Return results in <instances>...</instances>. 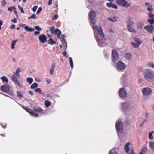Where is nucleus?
Segmentation results:
<instances>
[{"instance_id":"nucleus-1","label":"nucleus","mask_w":154,"mask_h":154,"mask_svg":"<svg viewBox=\"0 0 154 154\" xmlns=\"http://www.w3.org/2000/svg\"><path fill=\"white\" fill-rule=\"evenodd\" d=\"M93 28L94 31L95 37L98 43V45L100 47H104L105 45V44H103L102 45L101 44V43L103 42L102 39L100 40L99 39L98 36L95 35V32H96L101 37H104V35L103 32L101 27L100 26H96L95 27L93 26Z\"/></svg>"},{"instance_id":"nucleus-2","label":"nucleus","mask_w":154,"mask_h":154,"mask_svg":"<svg viewBox=\"0 0 154 154\" xmlns=\"http://www.w3.org/2000/svg\"><path fill=\"white\" fill-rule=\"evenodd\" d=\"M144 77L147 81H149L154 79V72L150 69H147L144 74Z\"/></svg>"},{"instance_id":"nucleus-3","label":"nucleus","mask_w":154,"mask_h":154,"mask_svg":"<svg viewBox=\"0 0 154 154\" xmlns=\"http://www.w3.org/2000/svg\"><path fill=\"white\" fill-rule=\"evenodd\" d=\"M116 127L118 135L122 133L123 130V126L122 122L117 120L116 123Z\"/></svg>"},{"instance_id":"nucleus-4","label":"nucleus","mask_w":154,"mask_h":154,"mask_svg":"<svg viewBox=\"0 0 154 154\" xmlns=\"http://www.w3.org/2000/svg\"><path fill=\"white\" fill-rule=\"evenodd\" d=\"M116 3L119 6L126 8H128L130 6V4L125 0H116Z\"/></svg>"},{"instance_id":"nucleus-5","label":"nucleus","mask_w":154,"mask_h":154,"mask_svg":"<svg viewBox=\"0 0 154 154\" xmlns=\"http://www.w3.org/2000/svg\"><path fill=\"white\" fill-rule=\"evenodd\" d=\"M50 31L51 33L57 35V38H60L61 32L58 29L55 28L54 26H53L50 28Z\"/></svg>"},{"instance_id":"nucleus-6","label":"nucleus","mask_w":154,"mask_h":154,"mask_svg":"<svg viewBox=\"0 0 154 154\" xmlns=\"http://www.w3.org/2000/svg\"><path fill=\"white\" fill-rule=\"evenodd\" d=\"M96 13L93 11L89 12V16L91 22L93 24H94L96 23Z\"/></svg>"},{"instance_id":"nucleus-7","label":"nucleus","mask_w":154,"mask_h":154,"mask_svg":"<svg viewBox=\"0 0 154 154\" xmlns=\"http://www.w3.org/2000/svg\"><path fill=\"white\" fill-rule=\"evenodd\" d=\"M18 76L14 74L12 76L11 79L12 82L14 83L15 85H17L20 88L22 87V85H21L19 82L18 79Z\"/></svg>"},{"instance_id":"nucleus-8","label":"nucleus","mask_w":154,"mask_h":154,"mask_svg":"<svg viewBox=\"0 0 154 154\" xmlns=\"http://www.w3.org/2000/svg\"><path fill=\"white\" fill-rule=\"evenodd\" d=\"M119 95L122 98L125 99L127 97V93L125 88H122L119 90Z\"/></svg>"},{"instance_id":"nucleus-9","label":"nucleus","mask_w":154,"mask_h":154,"mask_svg":"<svg viewBox=\"0 0 154 154\" xmlns=\"http://www.w3.org/2000/svg\"><path fill=\"white\" fill-rule=\"evenodd\" d=\"M152 92L151 89L149 87H145L142 90L143 95L145 96H148L150 95Z\"/></svg>"},{"instance_id":"nucleus-10","label":"nucleus","mask_w":154,"mask_h":154,"mask_svg":"<svg viewBox=\"0 0 154 154\" xmlns=\"http://www.w3.org/2000/svg\"><path fill=\"white\" fill-rule=\"evenodd\" d=\"M112 59L113 62L117 60L119 58V55L118 52L115 50H112Z\"/></svg>"},{"instance_id":"nucleus-11","label":"nucleus","mask_w":154,"mask_h":154,"mask_svg":"<svg viewBox=\"0 0 154 154\" xmlns=\"http://www.w3.org/2000/svg\"><path fill=\"white\" fill-rule=\"evenodd\" d=\"M117 67L118 70H122L126 67V65L122 61H119L117 63Z\"/></svg>"},{"instance_id":"nucleus-12","label":"nucleus","mask_w":154,"mask_h":154,"mask_svg":"<svg viewBox=\"0 0 154 154\" xmlns=\"http://www.w3.org/2000/svg\"><path fill=\"white\" fill-rule=\"evenodd\" d=\"M129 104L127 102L122 103V109L123 111L125 112L128 111L129 109Z\"/></svg>"},{"instance_id":"nucleus-13","label":"nucleus","mask_w":154,"mask_h":154,"mask_svg":"<svg viewBox=\"0 0 154 154\" xmlns=\"http://www.w3.org/2000/svg\"><path fill=\"white\" fill-rule=\"evenodd\" d=\"M0 90L2 92L7 93L9 91L10 89L9 86L2 85L0 87Z\"/></svg>"},{"instance_id":"nucleus-14","label":"nucleus","mask_w":154,"mask_h":154,"mask_svg":"<svg viewBox=\"0 0 154 154\" xmlns=\"http://www.w3.org/2000/svg\"><path fill=\"white\" fill-rule=\"evenodd\" d=\"M28 109H26L25 110L27 112L29 113L31 116L35 117H38V113L34 112L31 109L28 108Z\"/></svg>"},{"instance_id":"nucleus-15","label":"nucleus","mask_w":154,"mask_h":154,"mask_svg":"<svg viewBox=\"0 0 154 154\" xmlns=\"http://www.w3.org/2000/svg\"><path fill=\"white\" fill-rule=\"evenodd\" d=\"M144 28L150 33H152L153 30V27L152 25H147L144 27Z\"/></svg>"},{"instance_id":"nucleus-16","label":"nucleus","mask_w":154,"mask_h":154,"mask_svg":"<svg viewBox=\"0 0 154 154\" xmlns=\"http://www.w3.org/2000/svg\"><path fill=\"white\" fill-rule=\"evenodd\" d=\"M39 39L42 43H44L47 41V37L44 35H42L39 36Z\"/></svg>"},{"instance_id":"nucleus-17","label":"nucleus","mask_w":154,"mask_h":154,"mask_svg":"<svg viewBox=\"0 0 154 154\" xmlns=\"http://www.w3.org/2000/svg\"><path fill=\"white\" fill-rule=\"evenodd\" d=\"M106 5L109 8H112L115 9H117L118 8V6L112 2L106 3Z\"/></svg>"},{"instance_id":"nucleus-18","label":"nucleus","mask_w":154,"mask_h":154,"mask_svg":"<svg viewBox=\"0 0 154 154\" xmlns=\"http://www.w3.org/2000/svg\"><path fill=\"white\" fill-rule=\"evenodd\" d=\"M131 144V143L130 142H127L126 144L124 146V149L125 150L127 153H128V152L130 150V148L129 147V146Z\"/></svg>"},{"instance_id":"nucleus-19","label":"nucleus","mask_w":154,"mask_h":154,"mask_svg":"<svg viewBox=\"0 0 154 154\" xmlns=\"http://www.w3.org/2000/svg\"><path fill=\"white\" fill-rule=\"evenodd\" d=\"M118 17L116 16H114L113 17H109L108 20L112 22H115L117 21Z\"/></svg>"},{"instance_id":"nucleus-20","label":"nucleus","mask_w":154,"mask_h":154,"mask_svg":"<svg viewBox=\"0 0 154 154\" xmlns=\"http://www.w3.org/2000/svg\"><path fill=\"white\" fill-rule=\"evenodd\" d=\"M33 110L35 112H38L42 114H44V111L39 107H33Z\"/></svg>"},{"instance_id":"nucleus-21","label":"nucleus","mask_w":154,"mask_h":154,"mask_svg":"<svg viewBox=\"0 0 154 154\" xmlns=\"http://www.w3.org/2000/svg\"><path fill=\"white\" fill-rule=\"evenodd\" d=\"M55 66V63H53L51 64V68L50 70V73L51 75H52L53 74L54 71V70Z\"/></svg>"},{"instance_id":"nucleus-22","label":"nucleus","mask_w":154,"mask_h":154,"mask_svg":"<svg viewBox=\"0 0 154 154\" xmlns=\"http://www.w3.org/2000/svg\"><path fill=\"white\" fill-rule=\"evenodd\" d=\"M144 24L141 21H139L137 23V27L138 29H141L143 27Z\"/></svg>"},{"instance_id":"nucleus-23","label":"nucleus","mask_w":154,"mask_h":154,"mask_svg":"<svg viewBox=\"0 0 154 154\" xmlns=\"http://www.w3.org/2000/svg\"><path fill=\"white\" fill-rule=\"evenodd\" d=\"M131 55L129 53H126L125 54V57L127 60H129L131 58Z\"/></svg>"},{"instance_id":"nucleus-24","label":"nucleus","mask_w":154,"mask_h":154,"mask_svg":"<svg viewBox=\"0 0 154 154\" xmlns=\"http://www.w3.org/2000/svg\"><path fill=\"white\" fill-rule=\"evenodd\" d=\"M134 41L139 45H140L142 43V41L138 38L134 37Z\"/></svg>"},{"instance_id":"nucleus-25","label":"nucleus","mask_w":154,"mask_h":154,"mask_svg":"<svg viewBox=\"0 0 154 154\" xmlns=\"http://www.w3.org/2000/svg\"><path fill=\"white\" fill-rule=\"evenodd\" d=\"M25 30L28 32H32L35 30V29L34 28L29 27L27 26H26L24 27Z\"/></svg>"},{"instance_id":"nucleus-26","label":"nucleus","mask_w":154,"mask_h":154,"mask_svg":"<svg viewBox=\"0 0 154 154\" xmlns=\"http://www.w3.org/2000/svg\"><path fill=\"white\" fill-rule=\"evenodd\" d=\"M0 79L2 80L3 82L7 83L8 82V79L5 76H3L1 77Z\"/></svg>"},{"instance_id":"nucleus-27","label":"nucleus","mask_w":154,"mask_h":154,"mask_svg":"<svg viewBox=\"0 0 154 154\" xmlns=\"http://www.w3.org/2000/svg\"><path fill=\"white\" fill-rule=\"evenodd\" d=\"M127 29L128 30L131 32H133L135 33L136 31L131 26H129V25H127Z\"/></svg>"},{"instance_id":"nucleus-28","label":"nucleus","mask_w":154,"mask_h":154,"mask_svg":"<svg viewBox=\"0 0 154 154\" xmlns=\"http://www.w3.org/2000/svg\"><path fill=\"white\" fill-rule=\"evenodd\" d=\"M47 42L48 44L51 45L55 44L56 43V42L54 41L53 39L51 38H50Z\"/></svg>"},{"instance_id":"nucleus-29","label":"nucleus","mask_w":154,"mask_h":154,"mask_svg":"<svg viewBox=\"0 0 154 154\" xmlns=\"http://www.w3.org/2000/svg\"><path fill=\"white\" fill-rule=\"evenodd\" d=\"M117 149H113L109 152V154H118L117 152Z\"/></svg>"},{"instance_id":"nucleus-30","label":"nucleus","mask_w":154,"mask_h":154,"mask_svg":"<svg viewBox=\"0 0 154 154\" xmlns=\"http://www.w3.org/2000/svg\"><path fill=\"white\" fill-rule=\"evenodd\" d=\"M128 24L127 25H129V26H131L133 25L134 22L132 21L131 19H129L128 20Z\"/></svg>"},{"instance_id":"nucleus-31","label":"nucleus","mask_w":154,"mask_h":154,"mask_svg":"<svg viewBox=\"0 0 154 154\" xmlns=\"http://www.w3.org/2000/svg\"><path fill=\"white\" fill-rule=\"evenodd\" d=\"M21 72L20 69L19 68H17V69L16 70V72L15 73H14V74L16 75L17 76H18V78L20 77V75L19 74V73Z\"/></svg>"},{"instance_id":"nucleus-32","label":"nucleus","mask_w":154,"mask_h":154,"mask_svg":"<svg viewBox=\"0 0 154 154\" xmlns=\"http://www.w3.org/2000/svg\"><path fill=\"white\" fill-rule=\"evenodd\" d=\"M38 84L37 83L35 82L31 85L30 88L32 89H34L38 87Z\"/></svg>"},{"instance_id":"nucleus-33","label":"nucleus","mask_w":154,"mask_h":154,"mask_svg":"<svg viewBox=\"0 0 154 154\" xmlns=\"http://www.w3.org/2000/svg\"><path fill=\"white\" fill-rule=\"evenodd\" d=\"M17 40H13L12 41L11 44V48L12 49H13L14 48V46L15 45L16 43L17 42Z\"/></svg>"},{"instance_id":"nucleus-34","label":"nucleus","mask_w":154,"mask_h":154,"mask_svg":"<svg viewBox=\"0 0 154 154\" xmlns=\"http://www.w3.org/2000/svg\"><path fill=\"white\" fill-rule=\"evenodd\" d=\"M26 81L29 84H30L33 82V79L32 78H27L26 79Z\"/></svg>"},{"instance_id":"nucleus-35","label":"nucleus","mask_w":154,"mask_h":154,"mask_svg":"<svg viewBox=\"0 0 154 154\" xmlns=\"http://www.w3.org/2000/svg\"><path fill=\"white\" fill-rule=\"evenodd\" d=\"M69 59L70 63L71 68L72 69L73 68V63L72 59V58L70 57H69Z\"/></svg>"},{"instance_id":"nucleus-36","label":"nucleus","mask_w":154,"mask_h":154,"mask_svg":"<svg viewBox=\"0 0 154 154\" xmlns=\"http://www.w3.org/2000/svg\"><path fill=\"white\" fill-rule=\"evenodd\" d=\"M69 59L70 63L71 68L72 69L73 68V63L72 59V58L70 57H69Z\"/></svg>"},{"instance_id":"nucleus-37","label":"nucleus","mask_w":154,"mask_h":154,"mask_svg":"<svg viewBox=\"0 0 154 154\" xmlns=\"http://www.w3.org/2000/svg\"><path fill=\"white\" fill-rule=\"evenodd\" d=\"M149 147L152 150H154V142H149Z\"/></svg>"},{"instance_id":"nucleus-38","label":"nucleus","mask_w":154,"mask_h":154,"mask_svg":"<svg viewBox=\"0 0 154 154\" xmlns=\"http://www.w3.org/2000/svg\"><path fill=\"white\" fill-rule=\"evenodd\" d=\"M131 44L132 46L134 48H137L139 47L140 45H139L138 44L133 42H131Z\"/></svg>"},{"instance_id":"nucleus-39","label":"nucleus","mask_w":154,"mask_h":154,"mask_svg":"<svg viewBox=\"0 0 154 154\" xmlns=\"http://www.w3.org/2000/svg\"><path fill=\"white\" fill-rule=\"evenodd\" d=\"M34 91L36 92L39 93V94L42 95H44V94L42 93L41 89L40 88H37L35 89Z\"/></svg>"},{"instance_id":"nucleus-40","label":"nucleus","mask_w":154,"mask_h":154,"mask_svg":"<svg viewBox=\"0 0 154 154\" xmlns=\"http://www.w3.org/2000/svg\"><path fill=\"white\" fill-rule=\"evenodd\" d=\"M17 97L20 99H21L23 97V95L21 94V91H17Z\"/></svg>"},{"instance_id":"nucleus-41","label":"nucleus","mask_w":154,"mask_h":154,"mask_svg":"<svg viewBox=\"0 0 154 154\" xmlns=\"http://www.w3.org/2000/svg\"><path fill=\"white\" fill-rule=\"evenodd\" d=\"M147 21L151 25H152L154 23V19L153 18H152L151 19H148Z\"/></svg>"},{"instance_id":"nucleus-42","label":"nucleus","mask_w":154,"mask_h":154,"mask_svg":"<svg viewBox=\"0 0 154 154\" xmlns=\"http://www.w3.org/2000/svg\"><path fill=\"white\" fill-rule=\"evenodd\" d=\"M45 104L46 107L48 108L50 105L51 103L49 101L46 100L45 101Z\"/></svg>"},{"instance_id":"nucleus-43","label":"nucleus","mask_w":154,"mask_h":154,"mask_svg":"<svg viewBox=\"0 0 154 154\" xmlns=\"http://www.w3.org/2000/svg\"><path fill=\"white\" fill-rule=\"evenodd\" d=\"M148 16L149 18H154V14H152V12H149L148 14Z\"/></svg>"},{"instance_id":"nucleus-44","label":"nucleus","mask_w":154,"mask_h":154,"mask_svg":"<svg viewBox=\"0 0 154 154\" xmlns=\"http://www.w3.org/2000/svg\"><path fill=\"white\" fill-rule=\"evenodd\" d=\"M153 133V131L149 133V139L152 140L153 138V136L152 135V133Z\"/></svg>"},{"instance_id":"nucleus-45","label":"nucleus","mask_w":154,"mask_h":154,"mask_svg":"<svg viewBox=\"0 0 154 154\" xmlns=\"http://www.w3.org/2000/svg\"><path fill=\"white\" fill-rule=\"evenodd\" d=\"M61 41L62 42V43L63 45H65L67 46V44L65 41V38H61Z\"/></svg>"},{"instance_id":"nucleus-46","label":"nucleus","mask_w":154,"mask_h":154,"mask_svg":"<svg viewBox=\"0 0 154 154\" xmlns=\"http://www.w3.org/2000/svg\"><path fill=\"white\" fill-rule=\"evenodd\" d=\"M147 148L146 147L143 148L141 150V152L144 153H146L147 151Z\"/></svg>"},{"instance_id":"nucleus-47","label":"nucleus","mask_w":154,"mask_h":154,"mask_svg":"<svg viewBox=\"0 0 154 154\" xmlns=\"http://www.w3.org/2000/svg\"><path fill=\"white\" fill-rule=\"evenodd\" d=\"M35 28L38 31H40L42 30V29L38 26H35Z\"/></svg>"},{"instance_id":"nucleus-48","label":"nucleus","mask_w":154,"mask_h":154,"mask_svg":"<svg viewBox=\"0 0 154 154\" xmlns=\"http://www.w3.org/2000/svg\"><path fill=\"white\" fill-rule=\"evenodd\" d=\"M147 9L148 11H149V12H151L153 11L152 8L151 6H150Z\"/></svg>"},{"instance_id":"nucleus-49","label":"nucleus","mask_w":154,"mask_h":154,"mask_svg":"<svg viewBox=\"0 0 154 154\" xmlns=\"http://www.w3.org/2000/svg\"><path fill=\"white\" fill-rule=\"evenodd\" d=\"M128 154H136L133 149H131L130 151L128 152V153H127Z\"/></svg>"},{"instance_id":"nucleus-50","label":"nucleus","mask_w":154,"mask_h":154,"mask_svg":"<svg viewBox=\"0 0 154 154\" xmlns=\"http://www.w3.org/2000/svg\"><path fill=\"white\" fill-rule=\"evenodd\" d=\"M9 95L11 96H13L14 95V92L11 91H9L8 93H7Z\"/></svg>"},{"instance_id":"nucleus-51","label":"nucleus","mask_w":154,"mask_h":154,"mask_svg":"<svg viewBox=\"0 0 154 154\" xmlns=\"http://www.w3.org/2000/svg\"><path fill=\"white\" fill-rule=\"evenodd\" d=\"M6 4L5 0H3L2 1V6H5Z\"/></svg>"},{"instance_id":"nucleus-52","label":"nucleus","mask_w":154,"mask_h":154,"mask_svg":"<svg viewBox=\"0 0 154 154\" xmlns=\"http://www.w3.org/2000/svg\"><path fill=\"white\" fill-rule=\"evenodd\" d=\"M38 8V6H35L32 8V10L34 12H35L36 11L37 8Z\"/></svg>"},{"instance_id":"nucleus-53","label":"nucleus","mask_w":154,"mask_h":154,"mask_svg":"<svg viewBox=\"0 0 154 154\" xmlns=\"http://www.w3.org/2000/svg\"><path fill=\"white\" fill-rule=\"evenodd\" d=\"M18 8L20 10L21 12L24 13L23 8L19 5L18 6Z\"/></svg>"},{"instance_id":"nucleus-54","label":"nucleus","mask_w":154,"mask_h":154,"mask_svg":"<svg viewBox=\"0 0 154 154\" xmlns=\"http://www.w3.org/2000/svg\"><path fill=\"white\" fill-rule=\"evenodd\" d=\"M42 10V8L41 7H39L37 11L36 14H38L39 13H40Z\"/></svg>"},{"instance_id":"nucleus-55","label":"nucleus","mask_w":154,"mask_h":154,"mask_svg":"<svg viewBox=\"0 0 154 154\" xmlns=\"http://www.w3.org/2000/svg\"><path fill=\"white\" fill-rule=\"evenodd\" d=\"M149 65L150 67L154 68V64L153 63H149Z\"/></svg>"},{"instance_id":"nucleus-56","label":"nucleus","mask_w":154,"mask_h":154,"mask_svg":"<svg viewBox=\"0 0 154 154\" xmlns=\"http://www.w3.org/2000/svg\"><path fill=\"white\" fill-rule=\"evenodd\" d=\"M31 17L32 18V19H35L36 18V16L35 14H32Z\"/></svg>"},{"instance_id":"nucleus-57","label":"nucleus","mask_w":154,"mask_h":154,"mask_svg":"<svg viewBox=\"0 0 154 154\" xmlns=\"http://www.w3.org/2000/svg\"><path fill=\"white\" fill-rule=\"evenodd\" d=\"M58 16L57 15V14L55 15L52 18V20H55L56 19H57L58 18Z\"/></svg>"},{"instance_id":"nucleus-58","label":"nucleus","mask_w":154,"mask_h":154,"mask_svg":"<svg viewBox=\"0 0 154 154\" xmlns=\"http://www.w3.org/2000/svg\"><path fill=\"white\" fill-rule=\"evenodd\" d=\"M10 28L12 29H13L15 28V25L14 24L11 25L10 27Z\"/></svg>"},{"instance_id":"nucleus-59","label":"nucleus","mask_w":154,"mask_h":154,"mask_svg":"<svg viewBox=\"0 0 154 154\" xmlns=\"http://www.w3.org/2000/svg\"><path fill=\"white\" fill-rule=\"evenodd\" d=\"M52 0H49L48 3V5H51L52 4Z\"/></svg>"},{"instance_id":"nucleus-60","label":"nucleus","mask_w":154,"mask_h":154,"mask_svg":"<svg viewBox=\"0 0 154 154\" xmlns=\"http://www.w3.org/2000/svg\"><path fill=\"white\" fill-rule=\"evenodd\" d=\"M11 21L14 23H16L17 22L15 18L11 20Z\"/></svg>"},{"instance_id":"nucleus-61","label":"nucleus","mask_w":154,"mask_h":154,"mask_svg":"<svg viewBox=\"0 0 154 154\" xmlns=\"http://www.w3.org/2000/svg\"><path fill=\"white\" fill-rule=\"evenodd\" d=\"M28 92L29 94L31 95V96H33V93L30 90L28 91Z\"/></svg>"},{"instance_id":"nucleus-62","label":"nucleus","mask_w":154,"mask_h":154,"mask_svg":"<svg viewBox=\"0 0 154 154\" xmlns=\"http://www.w3.org/2000/svg\"><path fill=\"white\" fill-rule=\"evenodd\" d=\"M40 34V32L39 31H35L34 32V34L35 35H38Z\"/></svg>"},{"instance_id":"nucleus-63","label":"nucleus","mask_w":154,"mask_h":154,"mask_svg":"<svg viewBox=\"0 0 154 154\" xmlns=\"http://www.w3.org/2000/svg\"><path fill=\"white\" fill-rule=\"evenodd\" d=\"M63 54L66 57H67V56H66V55H67V52H66V51H64L63 53Z\"/></svg>"},{"instance_id":"nucleus-64","label":"nucleus","mask_w":154,"mask_h":154,"mask_svg":"<svg viewBox=\"0 0 154 154\" xmlns=\"http://www.w3.org/2000/svg\"><path fill=\"white\" fill-rule=\"evenodd\" d=\"M8 10L9 11H12L13 10H12V7H10L8 8Z\"/></svg>"}]
</instances>
